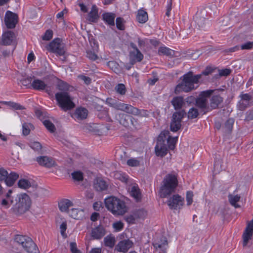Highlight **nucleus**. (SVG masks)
Masks as SVG:
<instances>
[{
	"label": "nucleus",
	"instance_id": "obj_1",
	"mask_svg": "<svg viewBox=\"0 0 253 253\" xmlns=\"http://www.w3.org/2000/svg\"><path fill=\"white\" fill-rule=\"evenodd\" d=\"M70 85L66 82L59 80L56 84V88L62 91L55 94V99L58 105L64 111L70 110L75 107V104L69 93Z\"/></svg>",
	"mask_w": 253,
	"mask_h": 253
},
{
	"label": "nucleus",
	"instance_id": "obj_2",
	"mask_svg": "<svg viewBox=\"0 0 253 253\" xmlns=\"http://www.w3.org/2000/svg\"><path fill=\"white\" fill-rule=\"evenodd\" d=\"M180 79L181 82L176 85L175 88L176 93L181 91L188 92L196 89L201 80L200 75H194L193 72L189 71L183 75Z\"/></svg>",
	"mask_w": 253,
	"mask_h": 253
},
{
	"label": "nucleus",
	"instance_id": "obj_3",
	"mask_svg": "<svg viewBox=\"0 0 253 253\" xmlns=\"http://www.w3.org/2000/svg\"><path fill=\"white\" fill-rule=\"evenodd\" d=\"M163 184L160 187L159 195L161 198H166L175 192L178 185L177 176L175 174L169 173L164 177Z\"/></svg>",
	"mask_w": 253,
	"mask_h": 253
},
{
	"label": "nucleus",
	"instance_id": "obj_4",
	"mask_svg": "<svg viewBox=\"0 0 253 253\" xmlns=\"http://www.w3.org/2000/svg\"><path fill=\"white\" fill-rule=\"evenodd\" d=\"M106 208L113 214L122 215L127 211V207L124 201L115 197L105 199Z\"/></svg>",
	"mask_w": 253,
	"mask_h": 253
},
{
	"label": "nucleus",
	"instance_id": "obj_5",
	"mask_svg": "<svg viewBox=\"0 0 253 253\" xmlns=\"http://www.w3.org/2000/svg\"><path fill=\"white\" fill-rule=\"evenodd\" d=\"M18 202L13 206L12 209L16 214H22L27 211L30 207V199L26 193L17 196Z\"/></svg>",
	"mask_w": 253,
	"mask_h": 253
},
{
	"label": "nucleus",
	"instance_id": "obj_6",
	"mask_svg": "<svg viewBox=\"0 0 253 253\" xmlns=\"http://www.w3.org/2000/svg\"><path fill=\"white\" fill-rule=\"evenodd\" d=\"M214 92L213 90L209 89L202 91L199 97L196 99V105L204 114L211 111L210 106L208 104V98H209Z\"/></svg>",
	"mask_w": 253,
	"mask_h": 253
},
{
	"label": "nucleus",
	"instance_id": "obj_7",
	"mask_svg": "<svg viewBox=\"0 0 253 253\" xmlns=\"http://www.w3.org/2000/svg\"><path fill=\"white\" fill-rule=\"evenodd\" d=\"M15 240L22 245L25 250L28 253H38V249L32 239L29 237L17 235Z\"/></svg>",
	"mask_w": 253,
	"mask_h": 253
},
{
	"label": "nucleus",
	"instance_id": "obj_8",
	"mask_svg": "<svg viewBox=\"0 0 253 253\" xmlns=\"http://www.w3.org/2000/svg\"><path fill=\"white\" fill-rule=\"evenodd\" d=\"M47 48L49 52L58 56H63L66 52L65 45L60 38H56L52 40Z\"/></svg>",
	"mask_w": 253,
	"mask_h": 253
},
{
	"label": "nucleus",
	"instance_id": "obj_9",
	"mask_svg": "<svg viewBox=\"0 0 253 253\" xmlns=\"http://www.w3.org/2000/svg\"><path fill=\"white\" fill-rule=\"evenodd\" d=\"M214 92L211 95L210 99V107L211 111L213 109H217L219 106L223 102V98L219 94L220 91H223L224 89L218 88L216 89H212Z\"/></svg>",
	"mask_w": 253,
	"mask_h": 253
},
{
	"label": "nucleus",
	"instance_id": "obj_10",
	"mask_svg": "<svg viewBox=\"0 0 253 253\" xmlns=\"http://www.w3.org/2000/svg\"><path fill=\"white\" fill-rule=\"evenodd\" d=\"M208 15H212V13L206 9H201L198 11L195 16V22L199 28H205L206 21L208 19Z\"/></svg>",
	"mask_w": 253,
	"mask_h": 253
},
{
	"label": "nucleus",
	"instance_id": "obj_11",
	"mask_svg": "<svg viewBox=\"0 0 253 253\" xmlns=\"http://www.w3.org/2000/svg\"><path fill=\"white\" fill-rule=\"evenodd\" d=\"M18 22V16L10 11H7L5 14L4 23L7 29H14Z\"/></svg>",
	"mask_w": 253,
	"mask_h": 253
},
{
	"label": "nucleus",
	"instance_id": "obj_12",
	"mask_svg": "<svg viewBox=\"0 0 253 253\" xmlns=\"http://www.w3.org/2000/svg\"><path fill=\"white\" fill-rule=\"evenodd\" d=\"M167 204L171 210L180 209L184 204V198L178 194L173 195L167 202Z\"/></svg>",
	"mask_w": 253,
	"mask_h": 253
},
{
	"label": "nucleus",
	"instance_id": "obj_13",
	"mask_svg": "<svg viewBox=\"0 0 253 253\" xmlns=\"http://www.w3.org/2000/svg\"><path fill=\"white\" fill-rule=\"evenodd\" d=\"M152 244L155 250L159 251V253H167L169 243L166 237L162 236L160 239L154 241Z\"/></svg>",
	"mask_w": 253,
	"mask_h": 253
},
{
	"label": "nucleus",
	"instance_id": "obj_14",
	"mask_svg": "<svg viewBox=\"0 0 253 253\" xmlns=\"http://www.w3.org/2000/svg\"><path fill=\"white\" fill-rule=\"evenodd\" d=\"M239 97L240 100L238 104L239 109L241 111L245 110L250 105V101L252 100V97L249 93H244L242 92Z\"/></svg>",
	"mask_w": 253,
	"mask_h": 253
},
{
	"label": "nucleus",
	"instance_id": "obj_15",
	"mask_svg": "<svg viewBox=\"0 0 253 253\" xmlns=\"http://www.w3.org/2000/svg\"><path fill=\"white\" fill-rule=\"evenodd\" d=\"M36 161L38 164L47 168H51L56 165L54 159L47 156H39L37 157Z\"/></svg>",
	"mask_w": 253,
	"mask_h": 253
},
{
	"label": "nucleus",
	"instance_id": "obj_16",
	"mask_svg": "<svg viewBox=\"0 0 253 253\" xmlns=\"http://www.w3.org/2000/svg\"><path fill=\"white\" fill-rule=\"evenodd\" d=\"M133 243L129 239L120 241L115 248V250L118 252L126 253L131 248Z\"/></svg>",
	"mask_w": 253,
	"mask_h": 253
},
{
	"label": "nucleus",
	"instance_id": "obj_17",
	"mask_svg": "<svg viewBox=\"0 0 253 253\" xmlns=\"http://www.w3.org/2000/svg\"><path fill=\"white\" fill-rule=\"evenodd\" d=\"M155 153L157 156L163 157L168 153V148L167 145L164 142H157L155 147Z\"/></svg>",
	"mask_w": 253,
	"mask_h": 253
},
{
	"label": "nucleus",
	"instance_id": "obj_18",
	"mask_svg": "<svg viewBox=\"0 0 253 253\" xmlns=\"http://www.w3.org/2000/svg\"><path fill=\"white\" fill-rule=\"evenodd\" d=\"M99 18L98 9L96 5H93L91 11L88 13L87 20L91 23H96Z\"/></svg>",
	"mask_w": 253,
	"mask_h": 253
},
{
	"label": "nucleus",
	"instance_id": "obj_19",
	"mask_svg": "<svg viewBox=\"0 0 253 253\" xmlns=\"http://www.w3.org/2000/svg\"><path fill=\"white\" fill-rule=\"evenodd\" d=\"M105 234V230L102 226L99 225L92 229L91 236L94 239H100Z\"/></svg>",
	"mask_w": 253,
	"mask_h": 253
},
{
	"label": "nucleus",
	"instance_id": "obj_20",
	"mask_svg": "<svg viewBox=\"0 0 253 253\" xmlns=\"http://www.w3.org/2000/svg\"><path fill=\"white\" fill-rule=\"evenodd\" d=\"M130 46L133 49V51L130 52L131 56H133L137 62H141L144 57L143 54L137 48L136 45L133 42L130 43Z\"/></svg>",
	"mask_w": 253,
	"mask_h": 253
},
{
	"label": "nucleus",
	"instance_id": "obj_21",
	"mask_svg": "<svg viewBox=\"0 0 253 253\" xmlns=\"http://www.w3.org/2000/svg\"><path fill=\"white\" fill-rule=\"evenodd\" d=\"M88 115V110L83 107L77 108L73 114V116L79 120H83L86 118Z\"/></svg>",
	"mask_w": 253,
	"mask_h": 253
},
{
	"label": "nucleus",
	"instance_id": "obj_22",
	"mask_svg": "<svg viewBox=\"0 0 253 253\" xmlns=\"http://www.w3.org/2000/svg\"><path fill=\"white\" fill-rule=\"evenodd\" d=\"M93 187L96 191H102L107 189L108 184L104 180L97 178L94 181Z\"/></svg>",
	"mask_w": 253,
	"mask_h": 253
},
{
	"label": "nucleus",
	"instance_id": "obj_23",
	"mask_svg": "<svg viewBox=\"0 0 253 253\" xmlns=\"http://www.w3.org/2000/svg\"><path fill=\"white\" fill-rule=\"evenodd\" d=\"M102 20L109 26L115 25V14L111 12H105L102 15Z\"/></svg>",
	"mask_w": 253,
	"mask_h": 253
},
{
	"label": "nucleus",
	"instance_id": "obj_24",
	"mask_svg": "<svg viewBox=\"0 0 253 253\" xmlns=\"http://www.w3.org/2000/svg\"><path fill=\"white\" fill-rule=\"evenodd\" d=\"M121 111L132 115L136 116L138 111V108L135 107L130 104L122 103Z\"/></svg>",
	"mask_w": 253,
	"mask_h": 253
},
{
	"label": "nucleus",
	"instance_id": "obj_25",
	"mask_svg": "<svg viewBox=\"0 0 253 253\" xmlns=\"http://www.w3.org/2000/svg\"><path fill=\"white\" fill-rule=\"evenodd\" d=\"M171 103L175 110H180L185 104L183 97L182 96L174 97L171 101Z\"/></svg>",
	"mask_w": 253,
	"mask_h": 253
},
{
	"label": "nucleus",
	"instance_id": "obj_26",
	"mask_svg": "<svg viewBox=\"0 0 253 253\" xmlns=\"http://www.w3.org/2000/svg\"><path fill=\"white\" fill-rule=\"evenodd\" d=\"M32 88L37 90H43L46 88L47 84L42 80L35 79L32 83Z\"/></svg>",
	"mask_w": 253,
	"mask_h": 253
},
{
	"label": "nucleus",
	"instance_id": "obj_27",
	"mask_svg": "<svg viewBox=\"0 0 253 253\" xmlns=\"http://www.w3.org/2000/svg\"><path fill=\"white\" fill-rule=\"evenodd\" d=\"M14 33L12 31H7L2 35V42L3 45H8L11 44Z\"/></svg>",
	"mask_w": 253,
	"mask_h": 253
},
{
	"label": "nucleus",
	"instance_id": "obj_28",
	"mask_svg": "<svg viewBox=\"0 0 253 253\" xmlns=\"http://www.w3.org/2000/svg\"><path fill=\"white\" fill-rule=\"evenodd\" d=\"M73 203L68 199H64L58 203L60 210L62 212L68 211L69 208L73 206Z\"/></svg>",
	"mask_w": 253,
	"mask_h": 253
},
{
	"label": "nucleus",
	"instance_id": "obj_29",
	"mask_svg": "<svg viewBox=\"0 0 253 253\" xmlns=\"http://www.w3.org/2000/svg\"><path fill=\"white\" fill-rule=\"evenodd\" d=\"M159 55H166L169 57H173L174 51L166 46H160L158 51Z\"/></svg>",
	"mask_w": 253,
	"mask_h": 253
},
{
	"label": "nucleus",
	"instance_id": "obj_30",
	"mask_svg": "<svg viewBox=\"0 0 253 253\" xmlns=\"http://www.w3.org/2000/svg\"><path fill=\"white\" fill-rule=\"evenodd\" d=\"M148 16L147 12L143 9H140L138 11L136 15V19L140 23H145L148 20Z\"/></svg>",
	"mask_w": 253,
	"mask_h": 253
},
{
	"label": "nucleus",
	"instance_id": "obj_31",
	"mask_svg": "<svg viewBox=\"0 0 253 253\" xmlns=\"http://www.w3.org/2000/svg\"><path fill=\"white\" fill-rule=\"evenodd\" d=\"M186 114L185 111L183 109L176 111L172 114L171 120L181 124L182 120L186 116Z\"/></svg>",
	"mask_w": 253,
	"mask_h": 253
},
{
	"label": "nucleus",
	"instance_id": "obj_32",
	"mask_svg": "<svg viewBox=\"0 0 253 253\" xmlns=\"http://www.w3.org/2000/svg\"><path fill=\"white\" fill-rule=\"evenodd\" d=\"M18 177L19 175L17 173L12 172L9 175H7L5 180V183L8 186H11L14 184Z\"/></svg>",
	"mask_w": 253,
	"mask_h": 253
},
{
	"label": "nucleus",
	"instance_id": "obj_33",
	"mask_svg": "<svg viewBox=\"0 0 253 253\" xmlns=\"http://www.w3.org/2000/svg\"><path fill=\"white\" fill-rule=\"evenodd\" d=\"M130 194L136 202H139L141 199V194L137 186H133L131 187Z\"/></svg>",
	"mask_w": 253,
	"mask_h": 253
},
{
	"label": "nucleus",
	"instance_id": "obj_34",
	"mask_svg": "<svg viewBox=\"0 0 253 253\" xmlns=\"http://www.w3.org/2000/svg\"><path fill=\"white\" fill-rule=\"evenodd\" d=\"M106 103L110 107H112L115 109L120 110L122 105V103L116 100L115 99L111 98H107L106 99Z\"/></svg>",
	"mask_w": 253,
	"mask_h": 253
},
{
	"label": "nucleus",
	"instance_id": "obj_35",
	"mask_svg": "<svg viewBox=\"0 0 253 253\" xmlns=\"http://www.w3.org/2000/svg\"><path fill=\"white\" fill-rule=\"evenodd\" d=\"M234 123V120L232 118L228 119L222 126L223 130L224 132L229 133H230L233 128V126Z\"/></svg>",
	"mask_w": 253,
	"mask_h": 253
},
{
	"label": "nucleus",
	"instance_id": "obj_36",
	"mask_svg": "<svg viewBox=\"0 0 253 253\" xmlns=\"http://www.w3.org/2000/svg\"><path fill=\"white\" fill-rule=\"evenodd\" d=\"M119 122L120 124L122 125L125 127L129 126V120L131 119V116L126 115L125 114H120L119 115Z\"/></svg>",
	"mask_w": 253,
	"mask_h": 253
},
{
	"label": "nucleus",
	"instance_id": "obj_37",
	"mask_svg": "<svg viewBox=\"0 0 253 253\" xmlns=\"http://www.w3.org/2000/svg\"><path fill=\"white\" fill-rule=\"evenodd\" d=\"M178 139V137H172L169 136L167 139L168 147L171 150H173L175 148V144Z\"/></svg>",
	"mask_w": 253,
	"mask_h": 253
},
{
	"label": "nucleus",
	"instance_id": "obj_38",
	"mask_svg": "<svg viewBox=\"0 0 253 253\" xmlns=\"http://www.w3.org/2000/svg\"><path fill=\"white\" fill-rule=\"evenodd\" d=\"M240 199V196L238 195L233 196L232 195H229V200L231 205L233 206L235 208H237L240 207V205L237 204Z\"/></svg>",
	"mask_w": 253,
	"mask_h": 253
},
{
	"label": "nucleus",
	"instance_id": "obj_39",
	"mask_svg": "<svg viewBox=\"0 0 253 253\" xmlns=\"http://www.w3.org/2000/svg\"><path fill=\"white\" fill-rule=\"evenodd\" d=\"M42 123L46 129L51 133L55 132L56 130L54 125L50 121L45 120L42 121Z\"/></svg>",
	"mask_w": 253,
	"mask_h": 253
},
{
	"label": "nucleus",
	"instance_id": "obj_40",
	"mask_svg": "<svg viewBox=\"0 0 253 253\" xmlns=\"http://www.w3.org/2000/svg\"><path fill=\"white\" fill-rule=\"evenodd\" d=\"M104 244L106 247L113 248L115 243V239L114 237L107 236L104 239Z\"/></svg>",
	"mask_w": 253,
	"mask_h": 253
},
{
	"label": "nucleus",
	"instance_id": "obj_41",
	"mask_svg": "<svg viewBox=\"0 0 253 253\" xmlns=\"http://www.w3.org/2000/svg\"><path fill=\"white\" fill-rule=\"evenodd\" d=\"M181 127V124L171 119L170 130L172 132H177Z\"/></svg>",
	"mask_w": 253,
	"mask_h": 253
},
{
	"label": "nucleus",
	"instance_id": "obj_42",
	"mask_svg": "<svg viewBox=\"0 0 253 253\" xmlns=\"http://www.w3.org/2000/svg\"><path fill=\"white\" fill-rule=\"evenodd\" d=\"M18 186L20 188L25 189L30 187L31 184L28 180L26 179H21L18 182Z\"/></svg>",
	"mask_w": 253,
	"mask_h": 253
},
{
	"label": "nucleus",
	"instance_id": "obj_43",
	"mask_svg": "<svg viewBox=\"0 0 253 253\" xmlns=\"http://www.w3.org/2000/svg\"><path fill=\"white\" fill-rule=\"evenodd\" d=\"M199 113L197 109L192 107L191 108L187 113V117L189 119H193L196 118Z\"/></svg>",
	"mask_w": 253,
	"mask_h": 253
},
{
	"label": "nucleus",
	"instance_id": "obj_44",
	"mask_svg": "<svg viewBox=\"0 0 253 253\" xmlns=\"http://www.w3.org/2000/svg\"><path fill=\"white\" fill-rule=\"evenodd\" d=\"M28 145L35 151L38 152L39 153L41 151L42 146L40 142L37 141L31 142Z\"/></svg>",
	"mask_w": 253,
	"mask_h": 253
},
{
	"label": "nucleus",
	"instance_id": "obj_45",
	"mask_svg": "<svg viewBox=\"0 0 253 253\" xmlns=\"http://www.w3.org/2000/svg\"><path fill=\"white\" fill-rule=\"evenodd\" d=\"M169 132L168 130H164L162 131L159 134L157 138V142L165 143L166 137L167 136H169Z\"/></svg>",
	"mask_w": 253,
	"mask_h": 253
},
{
	"label": "nucleus",
	"instance_id": "obj_46",
	"mask_svg": "<svg viewBox=\"0 0 253 253\" xmlns=\"http://www.w3.org/2000/svg\"><path fill=\"white\" fill-rule=\"evenodd\" d=\"M207 10H209L210 12L212 13V15L211 17L216 16L218 13V10L216 5L214 4H211L206 8H204Z\"/></svg>",
	"mask_w": 253,
	"mask_h": 253
},
{
	"label": "nucleus",
	"instance_id": "obj_47",
	"mask_svg": "<svg viewBox=\"0 0 253 253\" xmlns=\"http://www.w3.org/2000/svg\"><path fill=\"white\" fill-rule=\"evenodd\" d=\"M5 104L14 110H21L25 109L24 107L21 105L20 104L14 102H6Z\"/></svg>",
	"mask_w": 253,
	"mask_h": 253
},
{
	"label": "nucleus",
	"instance_id": "obj_48",
	"mask_svg": "<svg viewBox=\"0 0 253 253\" xmlns=\"http://www.w3.org/2000/svg\"><path fill=\"white\" fill-rule=\"evenodd\" d=\"M73 179L77 181H81L84 179L83 173L80 171L73 172L71 174Z\"/></svg>",
	"mask_w": 253,
	"mask_h": 253
},
{
	"label": "nucleus",
	"instance_id": "obj_49",
	"mask_svg": "<svg viewBox=\"0 0 253 253\" xmlns=\"http://www.w3.org/2000/svg\"><path fill=\"white\" fill-rule=\"evenodd\" d=\"M218 74H216L214 76L215 79H218L220 77L222 76H227L229 75L231 72V70L229 69H224L222 70H218Z\"/></svg>",
	"mask_w": 253,
	"mask_h": 253
},
{
	"label": "nucleus",
	"instance_id": "obj_50",
	"mask_svg": "<svg viewBox=\"0 0 253 253\" xmlns=\"http://www.w3.org/2000/svg\"><path fill=\"white\" fill-rule=\"evenodd\" d=\"M115 176L116 178L119 179L123 182L126 183L127 182L128 177L127 175L125 173L117 171L115 173Z\"/></svg>",
	"mask_w": 253,
	"mask_h": 253
},
{
	"label": "nucleus",
	"instance_id": "obj_51",
	"mask_svg": "<svg viewBox=\"0 0 253 253\" xmlns=\"http://www.w3.org/2000/svg\"><path fill=\"white\" fill-rule=\"evenodd\" d=\"M115 89L118 93L121 95L125 94L126 90V86L123 84H118L116 86Z\"/></svg>",
	"mask_w": 253,
	"mask_h": 253
},
{
	"label": "nucleus",
	"instance_id": "obj_52",
	"mask_svg": "<svg viewBox=\"0 0 253 253\" xmlns=\"http://www.w3.org/2000/svg\"><path fill=\"white\" fill-rule=\"evenodd\" d=\"M133 213L136 217V219L143 218L146 215V211L143 209H139V210H135L133 211Z\"/></svg>",
	"mask_w": 253,
	"mask_h": 253
},
{
	"label": "nucleus",
	"instance_id": "obj_53",
	"mask_svg": "<svg viewBox=\"0 0 253 253\" xmlns=\"http://www.w3.org/2000/svg\"><path fill=\"white\" fill-rule=\"evenodd\" d=\"M32 78L31 77L24 79L20 81L21 84L26 86L27 88H32Z\"/></svg>",
	"mask_w": 253,
	"mask_h": 253
},
{
	"label": "nucleus",
	"instance_id": "obj_54",
	"mask_svg": "<svg viewBox=\"0 0 253 253\" xmlns=\"http://www.w3.org/2000/svg\"><path fill=\"white\" fill-rule=\"evenodd\" d=\"M116 24L117 28L120 30H124L125 29V26L124 24V19L122 17H119L116 18Z\"/></svg>",
	"mask_w": 253,
	"mask_h": 253
},
{
	"label": "nucleus",
	"instance_id": "obj_55",
	"mask_svg": "<svg viewBox=\"0 0 253 253\" xmlns=\"http://www.w3.org/2000/svg\"><path fill=\"white\" fill-rule=\"evenodd\" d=\"M68 213L71 217L74 219H79V213L81 212L78 209H72L71 210H69Z\"/></svg>",
	"mask_w": 253,
	"mask_h": 253
},
{
	"label": "nucleus",
	"instance_id": "obj_56",
	"mask_svg": "<svg viewBox=\"0 0 253 253\" xmlns=\"http://www.w3.org/2000/svg\"><path fill=\"white\" fill-rule=\"evenodd\" d=\"M126 164L130 167H138L140 165V162L136 159L132 158L127 160Z\"/></svg>",
	"mask_w": 253,
	"mask_h": 253
},
{
	"label": "nucleus",
	"instance_id": "obj_57",
	"mask_svg": "<svg viewBox=\"0 0 253 253\" xmlns=\"http://www.w3.org/2000/svg\"><path fill=\"white\" fill-rule=\"evenodd\" d=\"M30 126H33L31 124L24 123L22 125L23 134L25 136L28 135L30 133Z\"/></svg>",
	"mask_w": 253,
	"mask_h": 253
},
{
	"label": "nucleus",
	"instance_id": "obj_58",
	"mask_svg": "<svg viewBox=\"0 0 253 253\" xmlns=\"http://www.w3.org/2000/svg\"><path fill=\"white\" fill-rule=\"evenodd\" d=\"M53 31L51 30H47L45 31L44 35L42 36V39L44 41H49L52 38Z\"/></svg>",
	"mask_w": 253,
	"mask_h": 253
},
{
	"label": "nucleus",
	"instance_id": "obj_59",
	"mask_svg": "<svg viewBox=\"0 0 253 253\" xmlns=\"http://www.w3.org/2000/svg\"><path fill=\"white\" fill-rule=\"evenodd\" d=\"M86 57L92 61H95L98 58L97 54L94 51L91 50L86 51Z\"/></svg>",
	"mask_w": 253,
	"mask_h": 253
},
{
	"label": "nucleus",
	"instance_id": "obj_60",
	"mask_svg": "<svg viewBox=\"0 0 253 253\" xmlns=\"http://www.w3.org/2000/svg\"><path fill=\"white\" fill-rule=\"evenodd\" d=\"M214 70L215 68H213L211 67H207L206 68L199 74L201 75V79H202V76H208L213 73Z\"/></svg>",
	"mask_w": 253,
	"mask_h": 253
},
{
	"label": "nucleus",
	"instance_id": "obj_61",
	"mask_svg": "<svg viewBox=\"0 0 253 253\" xmlns=\"http://www.w3.org/2000/svg\"><path fill=\"white\" fill-rule=\"evenodd\" d=\"M88 41L91 46L93 47L94 50L98 48L97 42L96 41L93 36L90 35L88 37Z\"/></svg>",
	"mask_w": 253,
	"mask_h": 253
},
{
	"label": "nucleus",
	"instance_id": "obj_62",
	"mask_svg": "<svg viewBox=\"0 0 253 253\" xmlns=\"http://www.w3.org/2000/svg\"><path fill=\"white\" fill-rule=\"evenodd\" d=\"M125 219L126 221L129 224H134L135 222L136 217L133 213L132 214L126 215Z\"/></svg>",
	"mask_w": 253,
	"mask_h": 253
},
{
	"label": "nucleus",
	"instance_id": "obj_63",
	"mask_svg": "<svg viewBox=\"0 0 253 253\" xmlns=\"http://www.w3.org/2000/svg\"><path fill=\"white\" fill-rule=\"evenodd\" d=\"M193 192L191 191H188L186 193V200L187 201V206H190L192 204L193 202Z\"/></svg>",
	"mask_w": 253,
	"mask_h": 253
},
{
	"label": "nucleus",
	"instance_id": "obj_64",
	"mask_svg": "<svg viewBox=\"0 0 253 253\" xmlns=\"http://www.w3.org/2000/svg\"><path fill=\"white\" fill-rule=\"evenodd\" d=\"M240 48L242 50H250L253 48V42H248L240 45Z\"/></svg>",
	"mask_w": 253,
	"mask_h": 253
}]
</instances>
